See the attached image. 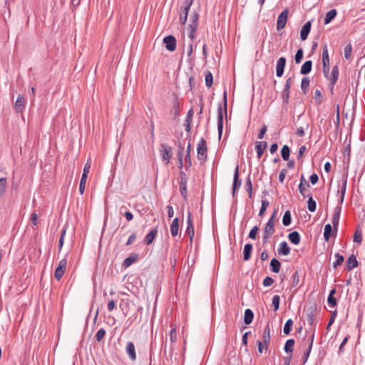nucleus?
Returning a JSON list of instances; mask_svg holds the SVG:
<instances>
[{
    "instance_id": "1",
    "label": "nucleus",
    "mask_w": 365,
    "mask_h": 365,
    "mask_svg": "<svg viewBox=\"0 0 365 365\" xmlns=\"http://www.w3.org/2000/svg\"><path fill=\"white\" fill-rule=\"evenodd\" d=\"M322 65H323V73L324 76L329 80V88L331 93H334V88L339 78V67L335 65L332 67L331 76H329V57L328 48L327 45L323 47L322 51Z\"/></svg>"
},
{
    "instance_id": "2",
    "label": "nucleus",
    "mask_w": 365,
    "mask_h": 365,
    "mask_svg": "<svg viewBox=\"0 0 365 365\" xmlns=\"http://www.w3.org/2000/svg\"><path fill=\"white\" fill-rule=\"evenodd\" d=\"M223 106L219 105L217 108V131L219 137L220 138L222 134L223 130V118L224 115L227 116V93L225 91L223 93Z\"/></svg>"
},
{
    "instance_id": "3",
    "label": "nucleus",
    "mask_w": 365,
    "mask_h": 365,
    "mask_svg": "<svg viewBox=\"0 0 365 365\" xmlns=\"http://www.w3.org/2000/svg\"><path fill=\"white\" fill-rule=\"evenodd\" d=\"M274 218H275V212L269 219L268 222L266 223L264 227L263 228V236H262V242L263 244L267 243L269 239L272 237V235L274 233Z\"/></svg>"
},
{
    "instance_id": "4",
    "label": "nucleus",
    "mask_w": 365,
    "mask_h": 365,
    "mask_svg": "<svg viewBox=\"0 0 365 365\" xmlns=\"http://www.w3.org/2000/svg\"><path fill=\"white\" fill-rule=\"evenodd\" d=\"M190 21L191 23L188 26V37L190 41H193L196 30L198 27V14L197 12L191 14Z\"/></svg>"
},
{
    "instance_id": "5",
    "label": "nucleus",
    "mask_w": 365,
    "mask_h": 365,
    "mask_svg": "<svg viewBox=\"0 0 365 365\" xmlns=\"http://www.w3.org/2000/svg\"><path fill=\"white\" fill-rule=\"evenodd\" d=\"M172 151L173 148L171 146L165 143H162L160 145V153L162 160L165 165L169 164L170 162V159L172 158Z\"/></svg>"
},
{
    "instance_id": "6",
    "label": "nucleus",
    "mask_w": 365,
    "mask_h": 365,
    "mask_svg": "<svg viewBox=\"0 0 365 365\" xmlns=\"http://www.w3.org/2000/svg\"><path fill=\"white\" fill-rule=\"evenodd\" d=\"M197 158L199 160L205 161L207 158V143L204 138H200L197 146Z\"/></svg>"
},
{
    "instance_id": "7",
    "label": "nucleus",
    "mask_w": 365,
    "mask_h": 365,
    "mask_svg": "<svg viewBox=\"0 0 365 365\" xmlns=\"http://www.w3.org/2000/svg\"><path fill=\"white\" fill-rule=\"evenodd\" d=\"M66 266H67V259L65 257L59 262V263L55 270L54 277L56 280H60L62 278L63 275L65 273Z\"/></svg>"
},
{
    "instance_id": "8",
    "label": "nucleus",
    "mask_w": 365,
    "mask_h": 365,
    "mask_svg": "<svg viewBox=\"0 0 365 365\" xmlns=\"http://www.w3.org/2000/svg\"><path fill=\"white\" fill-rule=\"evenodd\" d=\"M194 0H185L182 13L180 15V21L185 25L187 20L188 13Z\"/></svg>"
},
{
    "instance_id": "9",
    "label": "nucleus",
    "mask_w": 365,
    "mask_h": 365,
    "mask_svg": "<svg viewBox=\"0 0 365 365\" xmlns=\"http://www.w3.org/2000/svg\"><path fill=\"white\" fill-rule=\"evenodd\" d=\"M163 43L166 49L169 51H174L176 49V39L173 36L169 35L165 36L163 38Z\"/></svg>"
},
{
    "instance_id": "10",
    "label": "nucleus",
    "mask_w": 365,
    "mask_h": 365,
    "mask_svg": "<svg viewBox=\"0 0 365 365\" xmlns=\"http://www.w3.org/2000/svg\"><path fill=\"white\" fill-rule=\"evenodd\" d=\"M288 19V11L287 9L283 10L279 15L277 22V29L280 30L284 28Z\"/></svg>"
},
{
    "instance_id": "11",
    "label": "nucleus",
    "mask_w": 365,
    "mask_h": 365,
    "mask_svg": "<svg viewBox=\"0 0 365 365\" xmlns=\"http://www.w3.org/2000/svg\"><path fill=\"white\" fill-rule=\"evenodd\" d=\"M185 234H187L190 240V242L192 241V238L195 235V229L193 225V222L192 219V215L190 212H188L187 220V228L185 230Z\"/></svg>"
},
{
    "instance_id": "12",
    "label": "nucleus",
    "mask_w": 365,
    "mask_h": 365,
    "mask_svg": "<svg viewBox=\"0 0 365 365\" xmlns=\"http://www.w3.org/2000/svg\"><path fill=\"white\" fill-rule=\"evenodd\" d=\"M286 61H287L285 57H280L277 60L276 65V75L277 77L282 76L284 71V67L286 66Z\"/></svg>"
},
{
    "instance_id": "13",
    "label": "nucleus",
    "mask_w": 365,
    "mask_h": 365,
    "mask_svg": "<svg viewBox=\"0 0 365 365\" xmlns=\"http://www.w3.org/2000/svg\"><path fill=\"white\" fill-rule=\"evenodd\" d=\"M125 351L127 354L128 355L129 359L131 361H135L136 360V352H135V344L132 341H128L125 346Z\"/></svg>"
},
{
    "instance_id": "14",
    "label": "nucleus",
    "mask_w": 365,
    "mask_h": 365,
    "mask_svg": "<svg viewBox=\"0 0 365 365\" xmlns=\"http://www.w3.org/2000/svg\"><path fill=\"white\" fill-rule=\"evenodd\" d=\"M241 185L242 181L239 179V166L237 165L233 176V195H235V192L240 188Z\"/></svg>"
},
{
    "instance_id": "15",
    "label": "nucleus",
    "mask_w": 365,
    "mask_h": 365,
    "mask_svg": "<svg viewBox=\"0 0 365 365\" xmlns=\"http://www.w3.org/2000/svg\"><path fill=\"white\" fill-rule=\"evenodd\" d=\"M180 110V101L175 98L173 102V106L170 110V113L174 119L178 118Z\"/></svg>"
},
{
    "instance_id": "16",
    "label": "nucleus",
    "mask_w": 365,
    "mask_h": 365,
    "mask_svg": "<svg viewBox=\"0 0 365 365\" xmlns=\"http://www.w3.org/2000/svg\"><path fill=\"white\" fill-rule=\"evenodd\" d=\"M341 212V205H339L335 207L334 215L332 219V224L334 230L338 228L339 224L340 215Z\"/></svg>"
},
{
    "instance_id": "17",
    "label": "nucleus",
    "mask_w": 365,
    "mask_h": 365,
    "mask_svg": "<svg viewBox=\"0 0 365 365\" xmlns=\"http://www.w3.org/2000/svg\"><path fill=\"white\" fill-rule=\"evenodd\" d=\"M346 184H347V177H344L341 185H339L341 187V190L338 191V192H340V197L339 199V205H342L343 202L344 200L346 190Z\"/></svg>"
},
{
    "instance_id": "18",
    "label": "nucleus",
    "mask_w": 365,
    "mask_h": 365,
    "mask_svg": "<svg viewBox=\"0 0 365 365\" xmlns=\"http://www.w3.org/2000/svg\"><path fill=\"white\" fill-rule=\"evenodd\" d=\"M262 341L265 346V350H267L270 341V328L269 325H267L263 331Z\"/></svg>"
},
{
    "instance_id": "19",
    "label": "nucleus",
    "mask_w": 365,
    "mask_h": 365,
    "mask_svg": "<svg viewBox=\"0 0 365 365\" xmlns=\"http://www.w3.org/2000/svg\"><path fill=\"white\" fill-rule=\"evenodd\" d=\"M277 252L279 255H282L284 256H287L288 255H289L290 247H289L286 241L280 242L279 247L277 250Z\"/></svg>"
},
{
    "instance_id": "20",
    "label": "nucleus",
    "mask_w": 365,
    "mask_h": 365,
    "mask_svg": "<svg viewBox=\"0 0 365 365\" xmlns=\"http://www.w3.org/2000/svg\"><path fill=\"white\" fill-rule=\"evenodd\" d=\"M311 22L307 21L302 28L300 32L301 40L304 41L307 39L310 31H311Z\"/></svg>"
},
{
    "instance_id": "21",
    "label": "nucleus",
    "mask_w": 365,
    "mask_h": 365,
    "mask_svg": "<svg viewBox=\"0 0 365 365\" xmlns=\"http://www.w3.org/2000/svg\"><path fill=\"white\" fill-rule=\"evenodd\" d=\"M348 271L353 269L358 266V262L354 255H351L346 262Z\"/></svg>"
},
{
    "instance_id": "22",
    "label": "nucleus",
    "mask_w": 365,
    "mask_h": 365,
    "mask_svg": "<svg viewBox=\"0 0 365 365\" xmlns=\"http://www.w3.org/2000/svg\"><path fill=\"white\" fill-rule=\"evenodd\" d=\"M158 235V229H152L145 237V243L148 245L151 244Z\"/></svg>"
},
{
    "instance_id": "23",
    "label": "nucleus",
    "mask_w": 365,
    "mask_h": 365,
    "mask_svg": "<svg viewBox=\"0 0 365 365\" xmlns=\"http://www.w3.org/2000/svg\"><path fill=\"white\" fill-rule=\"evenodd\" d=\"M267 146V143L266 141L256 142L255 149L257 151L258 158H260L262 157Z\"/></svg>"
},
{
    "instance_id": "24",
    "label": "nucleus",
    "mask_w": 365,
    "mask_h": 365,
    "mask_svg": "<svg viewBox=\"0 0 365 365\" xmlns=\"http://www.w3.org/2000/svg\"><path fill=\"white\" fill-rule=\"evenodd\" d=\"M26 104V99L22 95H19L15 103V108L17 112L23 110Z\"/></svg>"
},
{
    "instance_id": "25",
    "label": "nucleus",
    "mask_w": 365,
    "mask_h": 365,
    "mask_svg": "<svg viewBox=\"0 0 365 365\" xmlns=\"http://www.w3.org/2000/svg\"><path fill=\"white\" fill-rule=\"evenodd\" d=\"M289 240L294 245H297L300 242V235L298 232L293 231L288 235Z\"/></svg>"
},
{
    "instance_id": "26",
    "label": "nucleus",
    "mask_w": 365,
    "mask_h": 365,
    "mask_svg": "<svg viewBox=\"0 0 365 365\" xmlns=\"http://www.w3.org/2000/svg\"><path fill=\"white\" fill-rule=\"evenodd\" d=\"M312 68V61L311 60L306 61L301 67L300 73L302 75L308 74Z\"/></svg>"
},
{
    "instance_id": "27",
    "label": "nucleus",
    "mask_w": 365,
    "mask_h": 365,
    "mask_svg": "<svg viewBox=\"0 0 365 365\" xmlns=\"http://www.w3.org/2000/svg\"><path fill=\"white\" fill-rule=\"evenodd\" d=\"M179 230V219L175 217L170 225V232L173 237H176Z\"/></svg>"
},
{
    "instance_id": "28",
    "label": "nucleus",
    "mask_w": 365,
    "mask_h": 365,
    "mask_svg": "<svg viewBox=\"0 0 365 365\" xmlns=\"http://www.w3.org/2000/svg\"><path fill=\"white\" fill-rule=\"evenodd\" d=\"M252 251V245L251 243L245 244L243 250V259L245 261H247L250 259Z\"/></svg>"
},
{
    "instance_id": "29",
    "label": "nucleus",
    "mask_w": 365,
    "mask_h": 365,
    "mask_svg": "<svg viewBox=\"0 0 365 365\" xmlns=\"http://www.w3.org/2000/svg\"><path fill=\"white\" fill-rule=\"evenodd\" d=\"M254 319V313L250 309H247L244 314V322L246 324H250L252 322Z\"/></svg>"
},
{
    "instance_id": "30",
    "label": "nucleus",
    "mask_w": 365,
    "mask_h": 365,
    "mask_svg": "<svg viewBox=\"0 0 365 365\" xmlns=\"http://www.w3.org/2000/svg\"><path fill=\"white\" fill-rule=\"evenodd\" d=\"M190 150H191V145L189 143L187 146L186 155H185V168L186 170H187L192 165V161H191V158H190Z\"/></svg>"
},
{
    "instance_id": "31",
    "label": "nucleus",
    "mask_w": 365,
    "mask_h": 365,
    "mask_svg": "<svg viewBox=\"0 0 365 365\" xmlns=\"http://www.w3.org/2000/svg\"><path fill=\"white\" fill-rule=\"evenodd\" d=\"M138 255H133L127 258H125L123 262V266L125 267H128L130 265H132L134 262H135L138 259Z\"/></svg>"
},
{
    "instance_id": "32",
    "label": "nucleus",
    "mask_w": 365,
    "mask_h": 365,
    "mask_svg": "<svg viewBox=\"0 0 365 365\" xmlns=\"http://www.w3.org/2000/svg\"><path fill=\"white\" fill-rule=\"evenodd\" d=\"M272 271L274 273H279L280 271L281 263L276 258H273L269 264Z\"/></svg>"
},
{
    "instance_id": "33",
    "label": "nucleus",
    "mask_w": 365,
    "mask_h": 365,
    "mask_svg": "<svg viewBox=\"0 0 365 365\" xmlns=\"http://www.w3.org/2000/svg\"><path fill=\"white\" fill-rule=\"evenodd\" d=\"M335 292H336V289L335 288L332 289L330 291L329 294L328 296V299H327V302H328L329 305L331 307H334L336 305V299L334 297V294H335Z\"/></svg>"
},
{
    "instance_id": "34",
    "label": "nucleus",
    "mask_w": 365,
    "mask_h": 365,
    "mask_svg": "<svg viewBox=\"0 0 365 365\" xmlns=\"http://www.w3.org/2000/svg\"><path fill=\"white\" fill-rule=\"evenodd\" d=\"M294 339H289L287 340L285 345H284V351L287 354H292L293 352V347L294 346Z\"/></svg>"
},
{
    "instance_id": "35",
    "label": "nucleus",
    "mask_w": 365,
    "mask_h": 365,
    "mask_svg": "<svg viewBox=\"0 0 365 365\" xmlns=\"http://www.w3.org/2000/svg\"><path fill=\"white\" fill-rule=\"evenodd\" d=\"M336 9H331L329 11H328L326 14L325 18H324V24H329L332 19L336 16Z\"/></svg>"
},
{
    "instance_id": "36",
    "label": "nucleus",
    "mask_w": 365,
    "mask_h": 365,
    "mask_svg": "<svg viewBox=\"0 0 365 365\" xmlns=\"http://www.w3.org/2000/svg\"><path fill=\"white\" fill-rule=\"evenodd\" d=\"M310 187H307L305 185H299L298 189L300 194L305 198L311 196L310 191L309 190Z\"/></svg>"
},
{
    "instance_id": "37",
    "label": "nucleus",
    "mask_w": 365,
    "mask_h": 365,
    "mask_svg": "<svg viewBox=\"0 0 365 365\" xmlns=\"http://www.w3.org/2000/svg\"><path fill=\"white\" fill-rule=\"evenodd\" d=\"M292 222L291 212L289 210H287L282 217V224L284 226H289Z\"/></svg>"
},
{
    "instance_id": "38",
    "label": "nucleus",
    "mask_w": 365,
    "mask_h": 365,
    "mask_svg": "<svg viewBox=\"0 0 365 365\" xmlns=\"http://www.w3.org/2000/svg\"><path fill=\"white\" fill-rule=\"evenodd\" d=\"M245 189L248 192L249 197L251 198L252 197V183L250 175L246 178Z\"/></svg>"
},
{
    "instance_id": "39",
    "label": "nucleus",
    "mask_w": 365,
    "mask_h": 365,
    "mask_svg": "<svg viewBox=\"0 0 365 365\" xmlns=\"http://www.w3.org/2000/svg\"><path fill=\"white\" fill-rule=\"evenodd\" d=\"M290 150L288 145H284L281 149V155L283 160H288L289 158Z\"/></svg>"
},
{
    "instance_id": "40",
    "label": "nucleus",
    "mask_w": 365,
    "mask_h": 365,
    "mask_svg": "<svg viewBox=\"0 0 365 365\" xmlns=\"http://www.w3.org/2000/svg\"><path fill=\"white\" fill-rule=\"evenodd\" d=\"M293 321L292 319H289L286 321L284 326L283 332L284 334H289L292 329Z\"/></svg>"
},
{
    "instance_id": "41",
    "label": "nucleus",
    "mask_w": 365,
    "mask_h": 365,
    "mask_svg": "<svg viewBox=\"0 0 365 365\" xmlns=\"http://www.w3.org/2000/svg\"><path fill=\"white\" fill-rule=\"evenodd\" d=\"M332 231V227L330 224H327L324 226V238L325 241H329L331 237V233Z\"/></svg>"
},
{
    "instance_id": "42",
    "label": "nucleus",
    "mask_w": 365,
    "mask_h": 365,
    "mask_svg": "<svg viewBox=\"0 0 365 365\" xmlns=\"http://www.w3.org/2000/svg\"><path fill=\"white\" fill-rule=\"evenodd\" d=\"M334 257L336 258V261L333 262L332 267L333 268H336L339 265H341L342 262L344 260V258L343 255H340L339 253H336L334 255Z\"/></svg>"
},
{
    "instance_id": "43",
    "label": "nucleus",
    "mask_w": 365,
    "mask_h": 365,
    "mask_svg": "<svg viewBox=\"0 0 365 365\" xmlns=\"http://www.w3.org/2000/svg\"><path fill=\"white\" fill-rule=\"evenodd\" d=\"M187 182H180V192L185 200L187 199Z\"/></svg>"
},
{
    "instance_id": "44",
    "label": "nucleus",
    "mask_w": 365,
    "mask_h": 365,
    "mask_svg": "<svg viewBox=\"0 0 365 365\" xmlns=\"http://www.w3.org/2000/svg\"><path fill=\"white\" fill-rule=\"evenodd\" d=\"M307 208L309 212H314L317 208V204L316 202L313 200L312 196L309 197L308 202H307Z\"/></svg>"
},
{
    "instance_id": "45",
    "label": "nucleus",
    "mask_w": 365,
    "mask_h": 365,
    "mask_svg": "<svg viewBox=\"0 0 365 365\" xmlns=\"http://www.w3.org/2000/svg\"><path fill=\"white\" fill-rule=\"evenodd\" d=\"M310 81L309 78L304 77L302 80L301 83V89L303 91L304 93H306L307 88L309 86Z\"/></svg>"
},
{
    "instance_id": "46",
    "label": "nucleus",
    "mask_w": 365,
    "mask_h": 365,
    "mask_svg": "<svg viewBox=\"0 0 365 365\" xmlns=\"http://www.w3.org/2000/svg\"><path fill=\"white\" fill-rule=\"evenodd\" d=\"M282 103L284 105H287L289 103V90L283 89L282 92Z\"/></svg>"
},
{
    "instance_id": "47",
    "label": "nucleus",
    "mask_w": 365,
    "mask_h": 365,
    "mask_svg": "<svg viewBox=\"0 0 365 365\" xmlns=\"http://www.w3.org/2000/svg\"><path fill=\"white\" fill-rule=\"evenodd\" d=\"M177 339L176 327L175 325H173L170 331V339L171 343L175 344L177 341Z\"/></svg>"
},
{
    "instance_id": "48",
    "label": "nucleus",
    "mask_w": 365,
    "mask_h": 365,
    "mask_svg": "<svg viewBox=\"0 0 365 365\" xmlns=\"http://www.w3.org/2000/svg\"><path fill=\"white\" fill-rule=\"evenodd\" d=\"M7 180L5 178H0V197L5 193Z\"/></svg>"
},
{
    "instance_id": "49",
    "label": "nucleus",
    "mask_w": 365,
    "mask_h": 365,
    "mask_svg": "<svg viewBox=\"0 0 365 365\" xmlns=\"http://www.w3.org/2000/svg\"><path fill=\"white\" fill-rule=\"evenodd\" d=\"M280 297L279 295H274L272 297V304L274 307V311H277L279 308Z\"/></svg>"
},
{
    "instance_id": "50",
    "label": "nucleus",
    "mask_w": 365,
    "mask_h": 365,
    "mask_svg": "<svg viewBox=\"0 0 365 365\" xmlns=\"http://www.w3.org/2000/svg\"><path fill=\"white\" fill-rule=\"evenodd\" d=\"M87 178L88 177H86L85 175H82L81 176V181H80V185H79V192L81 195H83L84 191H85V187H86V183Z\"/></svg>"
},
{
    "instance_id": "51",
    "label": "nucleus",
    "mask_w": 365,
    "mask_h": 365,
    "mask_svg": "<svg viewBox=\"0 0 365 365\" xmlns=\"http://www.w3.org/2000/svg\"><path fill=\"white\" fill-rule=\"evenodd\" d=\"M362 233L360 230H356L354 235V242L357 244H361L362 242Z\"/></svg>"
},
{
    "instance_id": "52",
    "label": "nucleus",
    "mask_w": 365,
    "mask_h": 365,
    "mask_svg": "<svg viewBox=\"0 0 365 365\" xmlns=\"http://www.w3.org/2000/svg\"><path fill=\"white\" fill-rule=\"evenodd\" d=\"M213 83V77L211 72L208 71L205 75V85L210 88L212 86Z\"/></svg>"
},
{
    "instance_id": "53",
    "label": "nucleus",
    "mask_w": 365,
    "mask_h": 365,
    "mask_svg": "<svg viewBox=\"0 0 365 365\" xmlns=\"http://www.w3.org/2000/svg\"><path fill=\"white\" fill-rule=\"evenodd\" d=\"M269 202L267 200H262L261 208L259 212V215L262 216L264 214L267 208L269 207Z\"/></svg>"
},
{
    "instance_id": "54",
    "label": "nucleus",
    "mask_w": 365,
    "mask_h": 365,
    "mask_svg": "<svg viewBox=\"0 0 365 365\" xmlns=\"http://www.w3.org/2000/svg\"><path fill=\"white\" fill-rule=\"evenodd\" d=\"M105 335H106V330L103 328H101L100 329H98V331H97V333L95 336L96 340L97 341L100 342L103 339Z\"/></svg>"
},
{
    "instance_id": "55",
    "label": "nucleus",
    "mask_w": 365,
    "mask_h": 365,
    "mask_svg": "<svg viewBox=\"0 0 365 365\" xmlns=\"http://www.w3.org/2000/svg\"><path fill=\"white\" fill-rule=\"evenodd\" d=\"M352 53V46L350 43L346 45L344 48V57L346 59H349Z\"/></svg>"
},
{
    "instance_id": "56",
    "label": "nucleus",
    "mask_w": 365,
    "mask_h": 365,
    "mask_svg": "<svg viewBox=\"0 0 365 365\" xmlns=\"http://www.w3.org/2000/svg\"><path fill=\"white\" fill-rule=\"evenodd\" d=\"M299 271H295L294 273L292 275V287H296L299 283Z\"/></svg>"
},
{
    "instance_id": "57",
    "label": "nucleus",
    "mask_w": 365,
    "mask_h": 365,
    "mask_svg": "<svg viewBox=\"0 0 365 365\" xmlns=\"http://www.w3.org/2000/svg\"><path fill=\"white\" fill-rule=\"evenodd\" d=\"M91 166V159H88L84 165L82 175L88 177Z\"/></svg>"
},
{
    "instance_id": "58",
    "label": "nucleus",
    "mask_w": 365,
    "mask_h": 365,
    "mask_svg": "<svg viewBox=\"0 0 365 365\" xmlns=\"http://www.w3.org/2000/svg\"><path fill=\"white\" fill-rule=\"evenodd\" d=\"M303 58V49L299 48L295 54L294 59L296 63H299Z\"/></svg>"
},
{
    "instance_id": "59",
    "label": "nucleus",
    "mask_w": 365,
    "mask_h": 365,
    "mask_svg": "<svg viewBox=\"0 0 365 365\" xmlns=\"http://www.w3.org/2000/svg\"><path fill=\"white\" fill-rule=\"evenodd\" d=\"M259 230V227L256 225V226H254L251 230L250 231V233H249V238L252 239V240H255L256 237H257V232Z\"/></svg>"
},
{
    "instance_id": "60",
    "label": "nucleus",
    "mask_w": 365,
    "mask_h": 365,
    "mask_svg": "<svg viewBox=\"0 0 365 365\" xmlns=\"http://www.w3.org/2000/svg\"><path fill=\"white\" fill-rule=\"evenodd\" d=\"M312 349V345L308 346L307 350L304 351V356H303V364H305L306 362L307 361L309 354L311 353Z\"/></svg>"
},
{
    "instance_id": "61",
    "label": "nucleus",
    "mask_w": 365,
    "mask_h": 365,
    "mask_svg": "<svg viewBox=\"0 0 365 365\" xmlns=\"http://www.w3.org/2000/svg\"><path fill=\"white\" fill-rule=\"evenodd\" d=\"M314 98L317 103L320 104L322 102L323 96L319 90H316L314 92Z\"/></svg>"
},
{
    "instance_id": "62",
    "label": "nucleus",
    "mask_w": 365,
    "mask_h": 365,
    "mask_svg": "<svg viewBox=\"0 0 365 365\" xmlns=\"http://www.w3.org/2000/svg\"><path fill=\"white\" fill-rule=\"evenodd\" d=\"M184 147L181 143L178 145L177 158L178 160L182 159L183 158Z\"/></svg>"
},
{
    "instance_id": "63",
    "label": "nucleus",
    "mask_w": 365,
    "mask_h": 365,
    "mask_svg": "<svg viewBox=\"0 0 365 365\" xmlns=\"http://www.w3.org/2000/svg\"><path fill=\"white\" fill-rule=\"evenodd\" d=\"M66 232V230L64 228L61 231V237H60L59 242H58L59 251L62 249V247L63 245L64 237H65Z\"/></svg>"
},
{
    "instance_id": "64",
    "label": "nucleus",
    "mask_w": 365,
    "mask_h": 365,
    "mask_svg": "<svg viewBox=\"0 0 365 365\" xmlns=\"http://www.w3.org/2000/svg\"><path fill=\"white\" fill-rule=\"evenodd\" d=\"M274 283V279L271 277H266L263 280V285L264 287H269L271 286Z\"/></svg>"
}]
</instances>
